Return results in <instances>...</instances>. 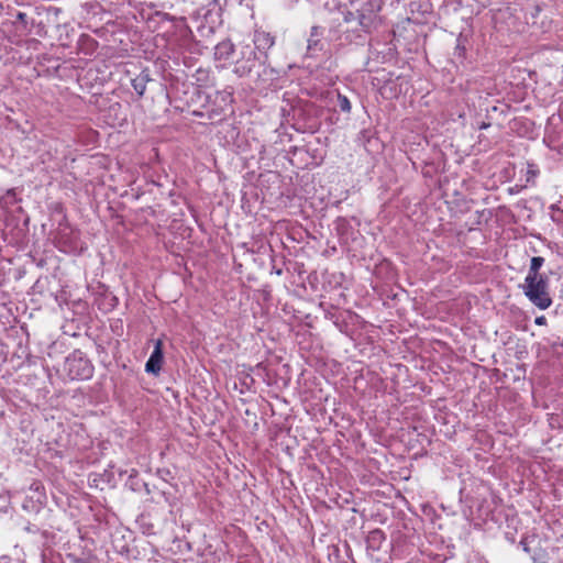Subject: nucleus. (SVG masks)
Instances as JSON below:
<instances>
[{"mask_svg": "<svg viewBox=\"0 0 563 563\" xmlns=\"http://www.w3.org/2000/svg\"><path fill=\"white\" fill-rule=\"evenodd\" d=\"M25 530L29 531V532H32V533H37L41 531V528L36 525H27L25 527Z\"/></svg>", "mask_w": 563, "mask_h": 563, "instance_id": "nucleus-14", "label": "nucleus"}, {"mask_svg": "<svg viewBox=\"0 0 563 563\" xmlns=\"http://www.w3.org/2000/svg\"><path fill=\"white\" fill-rule=\"evenodd\" d=\"M253 43L255 46L254 51L258 55L260 66H264L268 59L267 52L275 44V36L264 30H255L253 35Z\"/></svg>", "mask_w": 563, "mask_h": 563, "instance_id": "nucleus-4", "label": "nucleus"}, {"mask_svg": "<svg viewBox=\"0 0 563 563\" xmlns=\"http://www.w3.org/2000/svg\"><path fill=\"white\" fill-rule=\"evenodd\" d=\"M560 297H561V299L563 300V284H562V288H561V290H560Z\"/></svg>", "mask_w": 563, "mask_h": 563, "instance_id": "nucleus-20", "label": "nucleus"}, {"mask_svg": "<svg viewBox=\"0 0 563 563\" xmlns=\"http://www.w3.org/2000/svg\"><path fill=\"white\" fill-rule=\"evenodd\" d=\"M242 59L235 63L234 73L239 77H249L255 76L258 81H266L267 75H272L274 70L268 68L266 64L264 66H260L258 55L255 51L251 49L250 46H246L245 49L242 51Z\"/></svg>", "mask_w": 563, "mask_h": 563, "instance_id": "nucleus-2", "label": "nucleus"}, {"mask_svg": "<svg viewBox=\"0 0 563 563\" xmlns=\"http://www.w3.org/2000/svg\"><path fill=\"white\" fill-rule=\"evenodd\" d=\"M163 360V341L158 339L155 341L154 350L145 364L146 373L157 375L162 369Z\"/></svg>", "mask_w": 563, "mask_h": 563, "instance_id": "nucleus-5", "label": "nucleus"}, {"mask_svg": "<svg viewBox=\"0 0 563 563\" xmlns=\"http://www.w3.org/2000/svg\"><path fill=\"white\" fill-rule=\"evenodd\" d=\"M544 263V258L541 256H534L531 258L530 267L528 271V274L526 277H538V276H544L543 274H540V268L542 267Z\"/></svg>", "mask_w": 563, "mask_h": 563, "instance_id": "nucleus-11", "label": "nucleus"}, {"mask_svg": "<svg viewBox=\"0 0 563 563\" xmlns=\"http://www.w3.org/2000/svg\"><path fill=\"white\" fill-rule=\"evenodd\" d=\"M520 544L522 545L523 550L528 553H531V559L534 563H548L549 561V554L545 550L541 548H534L533 550L529 547V543L527 540H521Z\"/></svg>", "mask_w": 563, "mask_h": 563, "instance_id": "nucleus-6", "label": "nucleus"}, {"mask_svg": "<svg viewBox=\"0 0 563 563\" xmlns=\"http://www.w3.org/2000/svg\"><path fill=\"white\" fill-rule=\"evenodd\" d=\"M534 323L537 325H545L547 324V318L544 316H539L534 319Z\"/></svg>", "mask_w": 563, "mask_h": 563, "instance_id": "nucleus-16", "label": "nucleus"}, {"mask_svg": "<svg viewBox=\"0 0 563 563\" xmlns=\"http://www.w3.org/2000/svg\"><path fill=\"white\" fill-rule=\"evenodd\" d=\"M317 44H318V41H314V40L310 38V40L308 41V49H309V51L313 49V48H314V46H317Z\"/></svg>", "mask_w": 563, "mask_h": 563, "instance_id": "nucleus-17", "label": "nucleus"}, {"mask_svg": "<svg viewBox=\"0 0 563 563\" xmlns=\"http://www.w3.org/2000/svg\"><path fill=\"white\" fill-rule=\"evenodd\" d=\"M20 199L16 196L15 189H9L0 197V209L7 211L10 207L16 205Z\"/></svg>", "mask_w": 563, "mask_h": 563, "instance_id": "nucleus-9", "label": "nucleus"}, {"mask_svg": "<svg viewBox=\"0 0 563 563\" xmlns=\"http://www.w3.org/2000/svg\"><path fill=\"white\" fill-rule=\"evenodd\" d=\"M65 369L70 379H88L92 376L93 366L81 354H73L66 358Z\"/></svg>", "mask_w": 563, "mask_h": 563, "instance_id": "nucleus-3", "label": "nucleus"}, {"mask_svg": "<svg viewBox=\"0 0 563 563\" xmlns=\"http://www.w3.org/2000/svg\"><path fill=\"white\" fill-rule=\"evenodd\" d=\"M338 106L342 112L349 113L351 111V102L344 95L338 93Z\"/></svg>", "mask_w": 563, "mask_h": 563, "instance_id": "nucleus-12", "label": "nucleus"}, {"mask_svg": "<svg viewBox=\"0 0 563 563\" xmlns=\"http://www.w3.org/2000/svg\"><path fill=\"white\" fill-rule=\"evenodd\" d=\"M521 288L529 301L539 309L545 310L551 307L552 298L547 276L526 277Z\"/></svg>", "mask_w": 563, "mask_h": 563, "instance_id": "nucleus-1", "label": "nucleus"}, {"mask_svg": "<svg viewBox=\"0 0 563 563\" xmlns=\"http://www.w3.org/2000/svg\"><path fill=\"white\" fill-rule=\"evenodd\" d=\"M489 125H490L489 123L482 122L481 125L478 126V129L484 130V129H487Z\"/></svg>", "mask_w": 563, "mask_h": 563, "instance_id": "nucleus-18", "label": "nucleus"}, {"mask_svg": "<svg viewBox=\"0 0 563 563\" xmlns=\"http://www.w3.org/2000/svg\"><path fill=\"white\" fill-rule=\"evenodd\" d=\"M151 80L146 70L141 71L136 77L131 80V85L135 92L142 97L146 90V85Z\"/></svg>", "mask_w": 563, "mask_h": 563, "instance_id": "nucleus-8", "label": "nucleus"}, {"mask_svg": "<svg viewBox=\"0 0 563 563\" xmlns=\"http://www.w3.org/2000/svg\"><path fill=\"white\" fill-rule=\"evenodd\" d=\"M35 493H36V501H34L32 499L31 500L25 499V501L23 503V508L25 510H32L35 512H38L41 510L42 499L44 498V494H43V492L40 490L38 484L35 485Z\"/></svg>", "mask_w": 563, "mask_h": 563, "instance_id": "nucleus-10", "label": "nucleus"}, {"mask_svg": "<svg viewBox=\"0 0 563 563\" xmlns=\"http://www.w3.org/2000/svg\"><path fill=\"white\" fill-rule=\"evenodd\" d=\"M383 540H385L384 532L378 529L372 531L368 536L369 543H380Z\"/></svg>", "mask_w": 563, "mask_h": 563, "instance_id": "nucleus-13", "label": "nucleus"}, {"mask_svg": "<svg viewBox=\"0 0 563 563\" xmlns=\"http://www.w3.org/2000/svg\"><path fill=\"white\" fill-rule=\"evenodd\" d=\"M529 174H531L532 176H536V173L532 170H529Z\"/></svg>", "mask_w": 563, "mask_h": 563, "instance_id": "nucleus-21", "label": "nucleus"}, {"mask_svg": "<svg viewBox=\"0 0 563 563\" xmlns=\"http://www.w3.org/2000/svg\"><path fill=\"white\" fill-rule=\"evenodd\" d=\"M10 562H11V560L8 556H2L0 559V563H10Z\"/></svg>", "mask_w": 563, "mask_h": 563, "instance_id": "nucleus-19", "label": "nucleus"}, {"mask_svg": "<svg viewBox=\"0 0 563 563\" xmlns=\"http://www.w3.org/2000/svg\"><path fill=\"white\" fill-rule=\"evenodd\" d=\"M26 18H27V15L24 12L16 13V20L20 21L21 23H23L24 26L26 25Z\"/></svg>", "mask_w": 563, "mask_h": 563, "instance_id": "nucleus-15", "label": "nucleus"}, {"mask_svg": "<svg viewBox=\"0 0 563 563\" xmlns=\"http://www.w3.org/2000/svg\"><path fill=\"white\" fill-rule=\"evenodd\" d=\"M234 53V45L231 41H223L214 48V56L219 60H228Z\"/></svg>", "mask_w": 563, "mask_h": 563, "instance_id": "nucleus-7", "label": "nucleus"}]
</instances>
